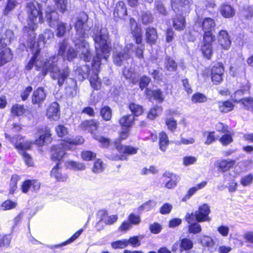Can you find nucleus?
<instances>
[{"label": "nucleus", "instance_id": "5fc2aeb1", "mask_svg": "<svg viewBox=\"0 0 253 253\" xmlns=\"http://www.w3.org/2000/svg\"><path fill=\"white\" fill-rule=\"evenodd\" d=\"M55 131L59 137H62L68 133V128L62 125H59L55 127Z\"/></svg>", "mask_w": 253, "mask_h": 253}, {"label": "nucleus", "instance_id": "f8f14e48", "mask_svg": "<svg viewBox=\"0 0 253 253\" xmlns=\"http://www.w3.org/2000/svg\"><path fill=\"white\" fill-rule=\"evenodd\" d=\"M210 213V208L207 204L199 207L198 210L195 212L196 221L198 222L210 221L211 219L208 216Z\"/></svg>", "mask_w": 253, "mask_h": 253}, {"label": "nucleus", "instance_id": "4c0bfd02", "mask_svg": "<svg viewBox=\"0 0 253 253\" xmlns=\"http://www.w3.org/2000/svg\"><path fill=\"white\" fill-rule=\"evenodd\" d=\"M89 82L91 86L95 90H98L101 87V81L98 77L97 74L91 76L89 79Z\"/></svg>", "mask_w": 253, "mask_h": 253}, {"label": "nucleus", "instance_id": "8fccbe9b", "mask_svg": "<svg viewBox=\"0 0 253 253\" xmlns=\"http://www.w3.org/2000/svg\"><path fill=\"white\" fill-rule=\"evenodd\" d=\"M188 229L189 233L194 234L199 233L202 231V227L201 225L197 222H194L189 224Z\"/></svg>", "mask_w": 253, "mask_h": 253}, {"label": "nucleus", "instance_id": "0eeeda50", "mask_svg": "<svg viewBox=\"0 0 253 253\" xmlns=\"http://www.w3.org/2000/svg\"><path fill=\"white\" fill-rule=\"evenodd\" d=\"M5 137L13 144L16 149L19 151L26 165L29 167L32 166L33 165V159L30 155L25 152V150L30 149L33 142L31 141L25 140L24 138L20 135L11 137L7 133H5Z\"/></svg>", "mask_w": 253, "mask_h": 253}, {"label": "nucleus", "instance_id": "09e8293b", "mask_svg": "<svg viewBox=\"0 0 253 253\" xmlns=\"http://www.w3.org/2000/svg\"><path fill=\"white\" fill-rule=\"evenodd\" d=\"M123 75L126 79H131L132 81L137 76L134 69L132 68H125L123 70Z\"/></svg>", "mask_w": 253, "mask_h": 253}, {"label": "nucleus", "instance_id": "052dcab7", "mask_svg": "<svg viewBox=\"0 0 253 253\" xmlns=\"http://www.w3.org/2000/svg\"><path fill=\"white\" fill-rule=\"evenodd\" d=\"M155 8L159 13L163 15L167 14L166 9L161 1L157 0L155 1Z\"/></svg>", "mask_w": 253, "mask_h": 253}, {"label": "nucleus", "instance_id": "de8ad7c7", "mask_svg": "<svg viewBox=\"0 0 253 253\" xmlns=\"http://www.w3.org/2000/svg\"><path fill=\"white\" fill-rule=\"evenodd\" d=\"M100 114L102 118L105 121H109L112 117L111 109L107 106H105L101 109Z\"/></svg>", "mask_w": 253, "mask_h": 253}, {"label": "nucleus", "instance_id": "393cba45", "mask_svg": "<svg viewBox=\"0 0 253 253\" xmlns=\"http://www.w3.org/2000/svg\"><path fill=\"white\" fill-rule=\"evenodd\" d=\"M235 160L232 159L222 160L218 163V167L222 172H225L230 168H232L235 165Z\"/></svg>", "mask_w": 253, "mask_h": 253}, {"label": "nucleus", "instance_id": "58836bf2", "mask_svg": "<svg viewBox=\"0 0 253 253\" xmlns=\"http://www.w3.org/2000/svg\"><path fill=\"white\" fill-rule=\"evenodd\" d=\"M166 124L168 128L170 131L173 132L177 128V122L172 117H167L165 120Z\"/></svg>", "mask_w": 253, "mask_h": 253}, {"label": "nucleus", "instance_id": "864d4df0", "mask_svg": "<svg viewBox=\"0 0 253 253\" xmlns=\"http://www.w3.org/2000/svg\"><path fill=\"white\" fill-rule=\"evenodd\" d=\"M220 143L224 146H227L233 141L231 135L227 132L223 135L219 139Z\"/></svg>", "mask_w": 253, "mask_h": 253}, {"label": "nucleus", "instance_id": "f3484780", "mask_svg": "<svg viewBox=\"0 0 253 253\" xmlns=\"http://www.w3.org/2000/svg\"><path fill=\"white\" fill-rule=\"evenodd\" d=\"M127 14L126 8L125 3L122 1L118 2L115 7L114 15L116 18L123 19Z\"/></svg>", "mask_w": 253, "mask_h": 253}, {"label": "nucleus", "instance_id": "412c9836", "mask_svg": "<svg viewBox=\"0 0 253 253\" xmlns=\"http://www.w3.org/2000/svg\"><path fill=\"white\" fill-rule=\"evenodd\" d=\"M145 94L147 97L153 98L159 102H162L164 100V96L162 92L159 90H151L148 88L145 90Z\"/></svg>", "mask_w": 253, "mask_h": 253}, {"label": "nucleus", "instance_id": "f704fd0d", "mask_svg": "<svg viewBox=\"0 0 253 253\" xmlns=\"http://www.w3.org/2000/svg\"><path fill=\"white\" fill-rule=\"evenodd\" d=\"M193 246V242L188 238H183L180 241V250L181 251L191 250Z\"/></svg>", "mask_w": 253, "mask_h": 253}, {"label": "nucleus", "instance_id": "5701e85b", "mask_svg": "<svg viewBox=\"0 0 253 253\" xmlns=\"http://www.w3.org/2000/svg\"><path fill=\"white\" fill-rule=\"evenodd\" d=\"M83 230H84L83 229H80L79 230L77 231L70 239H69L67 241L62 244L55 245H46V247L50 249H55L60 248L63 246H65L67 244H70L72 242H74L76 239H77L80 236V235L83 232Z\"/></svg>", "mask_w": 253, "mask_h": 253}, {"label": "nucleus", "instance_id": "4468645a", "mask_svg": "<svg viewBox=\"0 0 253 253\" xmlns=\"http://www.w3.org/2000/svg\"><path fill=\"white\" fill-rule=\"evenodd\" d=\"M218 42L224 49H228L230 47L231 42L228 33L225 30L219 32L218 36Z\"/></svg>", "mask_w": 253, "mask_h": 253}, {"label": "nucleus", "instance_id": "680f3d73", "mask_svg": "<svg viewBox=\"0 0 253 253\" xmlns=\"http://www.w3.org/2000/svg\"><path fill=\"white\" fill-rule=\"evenodd\" d=\"M172 209V205L169 203H165L160 209V212L162 214L169 213Z\"/></svg>", "mask_w": 253, "mask_h": 253}, {"label": "nucleus", "instance_id": "338daca9", "mask_svg": "<svg viewBox=\"0 0 253 253\" xmlns=\"http://www.w3.org/2000/svg\"><path fill=\"white\" fill-rule=\"evenodd\" d=\"M151 79L149 77L146 76H142L140 80L139 87L141 90L143 89L149 84Z\"/></svg>", "mask_w": 253, "mask_h": 253}, {"label": "nucleus", "instance_id": "4d7b16f0", "mask_svg": "<svg viewBox=\"0 0 253 253\" xmlns=\"http://www.w3.org/2000/svg\"><path fill=\"white\" fill-rule=\"evenodd\" d=\"M201 243L204 246H206L210 249H212L215 244L213 240L209 236H204L201 240Z\"/></svg>", "mask_w": 253, "mask_h": 253}, {"label": "nucleus", "instance_id": "603ef678", "mask_svg": "<svg viewBox=\"0 0 253 253\" xmlns=\"http://www.w3.org/2000/svg\"><path fill=\"white\" fill-rule=\"evenodd\" d=\"M156 205V202L150 200L144 204H143L142 205L140 206L138 208L139 211H148L152 209V208H154Z\"/></svg>", "mask_w": 253, "mask_h": 253}, {"label": "nucleus", "instance_id": "aec40b11", "mask_svg": "<svg viewBox=\"0 0 253 253\" xmlns=\"http://www.w3.org/2000/svg\"><path fill=\"white\" fill-rule=\"evenodd\" d=\"M51 133L49 129L45 128L44 133L40 135L39 138L35 141L36 144L39 146H42L44 144H47L51 142L52 138L51 137Z\"/></svg>", "mask_w": 253, "mask_h": 253}, {"label": "nucleus", "instance_id": "dca6fc26", "mask_svg": "<svg viewBox=\"0 0 253 253\" xmlns=\"http://www.w3.org/2000/svg\"><path fill=\"white\" fill-rule=\"evenodd\" d=\"M59 107L57 103H52L47 109L46 116L51 120H57L59 117Z\"/></svg>", "mask_w": 253, "mask_h": 253}, {"label": "nucleus", "instance_id": "cd10ccee", "mask_svg": "<svg viewBox=\"0 0 253 253\" xmlns=\"http://www.w3.org/2000/svg\"><path fill=\"white\" fill-rule=\"evenodd\" d=\"M220 12L222 15L226 18L232 17L235 15V10L230 5H223L220 7Z\"/></svg>", "mask_w": 253, "mask_h": 253}, {"label": "nucleus", "instance_id": "b1692460", "mask_svg": "<svg viewBox=\"0 0 253 253\" xmlns=\"http://www.w3.org/2000/svg\"><path fill=\"white\" fill-rule=\"evenodd\" d=\"M135 118L133 115H125L122 117L120 121V124L125 127V128H128L131 127L134 123Z\"/></svg>", "mask_w": 253, "mask_h": 253}, {"label": "nucleus", "instance_id": "13d9d810", "mask_svg": "<svg viewBox=\"0 0 253 253\" xmlns=\"http://www.w3.org/2000/svg\"><path fill=\"white\" fill-rule=\"evenodd\" d=\"M17 203L10 200L4 201L1 205L3 210H9L16 207Z\"/></svg>", "mask_w": 253, "mask_h": 253}, {"label": "nucleus", "instance_id": "2eb2a0df", "mask_svg": "<svg viewBox=\"0 0 253 253\" xmlns=\"http://www.w3.org/2000/svg\"><path fill=\"white\" fill-rule=\"evenodd\" d=\"M163 176V181L167 188L171 189L176 185L177 177L175 175L169 172H165Z\"/></svg>", "mask_w": 253, "mask_h": 253}, {"label": "nucleus", "instance_id": "ddd939ff", "mask_svg": "<svg viewBox=\"0 0 253 253\" xmlns=\"http://www.w3.org/2000/svg\"><path fill=\"white\" fill-rule=\"evenodd\" d=\"M131 34L136 43L140 44L142 42V34L140 27L137 26V23L134 19L131 18L129 20Z\"/></svg>", "mask_w": 253, "mask_h": 253}, {"label": "nucleus", "instance_id": "e2e57ef3", "mask_svg": "<svg viewBox=\"0 0 253 253\" xmlns=\"http://www.w3.org/2000/svg\"><path fill=\"white\" fill-rule=\"evenodd\" d=\"M92 136L94 139L101 143L104 147L107 146L110 143L109 139L104 138L101 136L97 135L95 133L93 134Z\"/></svg>", "mask_w": 253, "mask_h": 253}, {"label": "nucleus", "instance_id": "774afa93", "mask_svg": "<svg viewBox=\"0 0 253 253\" xmlns=\"http://www.w3.org/2000/svg\"><path fill=\"white\" fill-rule=\"evenodd\" d=\"M217 230L223 237H227L229 232V228L228 226L221 225L217 227Z\"/></svg>", "mask_w": 253, "mask_h": 253}, {"label": "nucleus", "instance_id": "a19ab883", "mask_svg": "<svg viewBox=\"0 0 253 253\" xmlns=\"http://www.w3.org/2000/svg\"><path fill=\"white\" fill-rule=\"evenodd\" d=\"M162 111V108L161 107L155 106L150 109L148 114L147 117L150 120H154Z\"/></svg>", "mask_w": 253, "mask_h": 253}, {"label": "nucleus", "instance_id": "9b49d317", "mask_svg": "<svg viewBox=\"0 0 253 253\" xmlns=\"http://www.w3.org/2000/svg\"><path fill=\"white\" fill-rule=\"evenodd\" d=\"M224 72V67L221 63H215L211 69V78L213 83L219 84L223 81Z\"/></svg>", "mask_w": 253, "mask_h": 253}, {"label": "nucleus", "instance_id": "bb28decb", "mask_svg": "<svg viewBox=\"0 0 253 253\" xmlns=\"http://www.w3.org/2000/svg\"><path fill=\"white\" fill-rule=\"evenodd\" d=\"M117 150L121 153L128 155L135 154L137 152V148L130 146H126L123 145H117Z\"/></svg>", "mask_w": 253, "mask_h": 253}, {"label": "nucleus", "instance_id": "4be33fe9", "mask_svg": "<svg viewBox=\"0 0 253 253\" xmlns=\"http://www.w3.org/2000/svg\"><path fill=\"white\" fill-rule=\"evenodd\" d=\"M12 58L10 48H4L0 52V67L10 61Z\"/></svg>", "mask_w": 253, "mask_h": 253}, {"label": "nucleus", "instance_id": "6e6552de", "mask_svg": "<svg viewBox=\"0 0 253 253\" xmlns=\"http://www.w3.org/2000/svg\"><path fill=\"white\" fill-rule=\"evenodd\" d=\"M84 139L81 136H77L74 138H68L64 142L58 145L53 146L52 149L51 158L53 160L59 161L65 155L66 149H71L73 145H80L84 143Z\"/></svg>", "mask_w": 253, "mask_h": 253}, {"label": "nucleus", "instance_id": "473e14b6", "mask_svg": "<svg viewBox=\"0 0 253 253\" xmlns=\"http://www.w3.org/2000/svg\"><path fill=\"white\" fill-rule=\"evenodd\" d=\"M218 107L221 112L227 113L233 109L234 105L230 101L224 102H219L218 103Z\"/></svg>", "mask_w": 253, "mask_h": 253}, {"label": "nucleus", "instance_id": "3c124183", "mask_svg": "<svg viewBox=\"0 0 253 253\" xmlns=\"http://www.w3.org/2000/svg\"><path fill=\"white\" fill-rule=\"evenodd\" d=\"M104 169L103 162L100 159L96 160L94 163L92 169L94 173H98L102 172Z\"/></svg>", "mask_w": 253, "mask_h": 253}, {"label": "nucleus", "instance_id": "49530a36", "mask_svg": "<svg viewBox=\"0 0 253 253\" xmlns=\"http://www.w3.org/2000/svg\"><path fill=\"white\" fill-rule=\"evenodd\" d=\"M191 100L194 103H203L207 101V98L202 93H196L192 96Z\"/></svg>", "mask_w": 253, "mask_h": 253}, {"label": "nucleus", "instance_id": "f257e3e1", "mask_svg": "<svg viewBox=\"0 0 253 253\" xmlns=\"http://www.w3.org/2000/svg\"><path fill=\"white\" fill-rule=\"evenodd\" d=\"M27 9L28 13V26L24 27V32L26 36L29 37L27 44L32 49L33 55L26 65V69L30 70L35 67L36 70H42L44 75L50 72L52 74L53 78L58 80V85L61 86L69 76V68L66 67L63 69H59L58 56L54 55L49 59H44L40 54L42 48L44 46L45 43L50 42L54 38V33L51 30L46 29L40 36L36 42L34 30L38 23L43 21L41 6L37 1H32L27 3Z\"/></svg>", "mask_w": 253, "mask_h": 253}, {"label": "nucleus", "instance_id": "7c9ffc66", "mask_svg": "<svg viewBox=\"0 0 253 253\" xmlns=\"http://www.w3.org/2000/svg\"><path fill=\"white\" fill-rule=\"evenodd\" d=\"M53 1L55 6V8H54L55 10L56 8L61 13H64L66 11L68 3L67 0H53ZM47 6H48V5H47L46 7ZM49 6H50L52 9H53V8L51 6L49 5Z\"/></svg>", "mask_w": 253, "mask_h": 253}, {"label": "nucleus", "instance_id": "9d476101", "mask_svg": "<svg viewBox=\"0 0 253 253\" xmlns=\"http://www.w3.org/2000/svg\"><path fill=\"white\" fill-rule=\"evenodd\" d=\"M78 51L75 50L73 47L69 46L67 40H63L59 43L58 55L63 56L69 61H71L77 57Z\"/></svg>", "mask_w": 253, "mask_h": 253}, {"label": "nucleus", "instance_id": "6e6d98bb", "mask_svg": "<svg viewBox=\"0 0 253 253\" xmlns=\"http://www.w3.org/2000/svg\"><path fill=\"white\" fill-rule=\"evenodd\" d=\"M127 242L126 239L122 240H118L113 242L111 246L114 249H123L127 246Z\"/></svg>", "mask_w": 253, "mask_h": 253}, {"label": "nucleus", "instance_id": "37998d69", "mask_svg": "<svg viewBox=\"0 0 253 253\" xmlns=\"http://www.w3.org/2000/svg\"><path fill=\"white\" fill-rule=\"evenodd\" d=\"M25 111V110L23 105L17 104L13 105L11 109V113L16 116L22 115L24 113Z\"/></svg>", "mask_w": 253, "mask_h": 253}, {"label": "nucleus", "instance_id": "ea45409f", "mask_svg": "<svg viewBox=\"0 0 253 253\" xmlns=\"http://www.w3.org/2000/svg\"><path fill=\"white\" fill-rule=\"evenodd\" d=\"M129 108L131 112L133 114V116H138L141 115L143 112L142 107L135 103L130 104Z\"/></svg>", "mask_w": 253, "mask_h": 253}, {"label": "nucleus", "instance_id": "bf43d9fd", "mask_svg": "<svg viewBox=\"0 0 253 253\" xmlns=\"http://www.w3.org/2000/svg\"><path fill=\"white\" fill-rule=\"evenodd\" d=\"M81 156L84 161H90L96 157V154L89 151H84L82 153Z\"/></svg>", "mask_w": 253, "mask_h": 253}, {"label": "nucleus", "instance_id": "c756f323", "mask_svg": "<svg viewBox=\"0 0 253 253\" xmlns=\"http://www.w3.org/2000/svg\"><path fill=\"white\" fill-rule=\"evenodd\" d=\"M169 138L164 131H162L159 133V146L160 149L163 151H165L169 145Z\"/></svg>", "mask_w": 253, "mask_h": 253}, {"label": "nucleus", "instance_id": "72a5a7b5", "mask_svg": "<svg viewBox=\"0 0 253 253\" xmlns=\"http://www.w3.org/2000/svg\"><path fill=\"white\" fill-rule=\"evenodd\" d=\"M2 37L5 42V44H9L14 39L13 32L11 30H6L1 34Z\"/></svg>", "mask_w": 253, "mask_h": 253}, {"label": "nucleus", "instance_id": "a878e982", "mask_svg": "<svg viewBox=\"0 0 253 253\" xmlns=\"http://www.w3.org/2000/svg\"><path fill=\"white\" fill-rule=\"evenodd\" d=\"M158 36L155 29L153 28H148L146 30V40L147 42L150 44L155 43Z\"/></svg>", "mask_w": 253, "mask_h": 253}, {"label": "nucleus", "instance_id": "f03ea898", "mask_svg": "<svg viewBox=\"0 0 253 253\" xmlns=\"http://www.w3.org/2000/svg\"><path fill=\"white\" fill-rule=\"evenodd\" d=\"M88 15L82 12L77 16L75 24V35L72 38L73 42L80 53L81 59L85 62H89L92 58V55L88 42L84 39L90 36L92 24L88 22Z\"/></svg>", "mask_w": 253, "mask_h": 253}, {"label": "nucleus", "instance_id": "c85d7f7f", "mask_svg": "<svg viewBox=\"0 0 253 253\" xmlns=\"http://www.w3.org/2000/svg\"><path fill=\"white\" fill-rule=\"evenodd\" d=\"M89 68L86 65L78 67L75 70V74L79 80H83L88 77Z\"/></svg>", "mask_w": 253, "mask_h": 253}, {"label": "nucleus", "instance_id": "a18cd8bd", "mask_svg": "<svg viewBox=\"0 0 253 253\" xmlns=\"http://www.w3.org/2000/svg\"><path fill=\"white\" fill-rule=\"evenodd\" d=\"M253 181V174H249L241 177L240 179L241 184L244 186H248L252 184Z\"/></svg>", "mask_w": 253, "mask_h": 253}, {"label": "nucleus", "instance_id": "39448f33", "mask_svg": "<svg viewBox=\"0 0 253 253\" xmlns=\"http://www.w3.org/2000/svg\"><path fill=\"white\" fill-rule=\"evenodd\" d=\"M215 26L213 19L210 18H205L203 21V29L205 31L203 36V44L201 50L203 55L208 59H211L212 54V42L215 40V37L211 33L212 28Z\"/></svg>", "mask_w": 253, "mask_h": 253}, {"label": "nucleus", "instance_id": "20e7f679", "mask_svg": "<svg viewBox=\"0 0 253 253\" xmlns=\"http://www.w3.org/2000/svg\"><path fill=\"white\" fill-rule=\"evenodd\" d=\"M171 7L176 15L173 18V27L176 30H183L186 22L183 15L190 11V2L188 0H171Z\"/></svg>", "mask_w": 253, "mask_h": 253}, {"label": "nucleus", "instance_id": "1a4fd4ad", "mask_svg": "<svg viewBox=\"0 0 253 253\" xmlns=\"http://www.w3.org/2000/svg\"><path fill=\"white\" fill-rule=\"evenodd\" d=\"M133 44L131 43L127 44L123 51H119L116 48L113 52V62L118 65L121 66L130 57V52L133 50Z\"/></svg>", "mask_w": 253, "mask_h": 253}, {"label": "nucleus", "instance_id": "e433bc0d", "mask_svg": "<svg viewBox=\"0 0 253 253\" xmlns=\"http://www.w3.org/2000/svg\"><path fill=\"white\" fill-rule=\"evenodd\" d=\"M165 68L169 71H174L177 68V64L170 57H167L165 62Z\"/></svg>", "mask_w": 253, "mask_h": 253}, {"label": "nucleus", "instance_id": "c03bdc74", "mask_svg": "<svg viewBox=\"0 0 253 253\" xmlns=\"http://www.w3.org/2000/svg\"><path fill=\"white\" fill-rule=\"evenodd\" d=\"M68 168L75 170H82L85 169V165L82 163L76 162L75 161H69L67 164Z\"/></svg>", "mask_w": 253, "mask_h": 253}, {"label": "nucleus", "instance_id": "a211bd4d", "mask_svg": "<svg viewBox=\"0 0 253 253\" xmlns=\"http://www.w3.org/2000/svg\"><path fill=\"white\" fill-rule=\"evenodd\" d=\"M46 94L42 87H39L33 92L32 102L33 104H40L43 102Z\"/></svg>", "mask_w": 253, "mask_h": 253}, {"label": "nucleus", "instance_id": "0e129e2a", "mask_svg": "<svg viewBox=\"0 0 253 253\" xmlns=\"http://www.w3.org/2000/svg\"><path fill=\"white\" fill-rule=\"evenodd\" d=\"M141 19L143 24H147L152 22L153 17L150 13L145 12L142 14Z\"/></svg>", "mask_w": 253, "mask_h": 253}, {"label": "nucleus", "instance_id": "79ce46f5", "mask_svg": "<svg viewBox=\"0 0 253 253\" xmlns=\"http://www.w3.org/2000/svg\"><path fill=\"white\" fill-rule=\"evenodd\" d=\"M239 102H241L246 109L253 111V98L246 97L239 100Z\"/></svg>", "mask_w": 253, "mask_h": 253}, {"label": "nucleus", "instance_id": "69168bd1", "mask_svg": "<svg viewBox=\"0 0 253 253\" xmlns=\"http://www.w3.org/2000/svg\"><path fill=\"white\" fill-rule=\"evenodd\" d=\"M128 219L130 224L135 225L138 224L141 220L140 216L134 213L130 214L128 216Z\"/></svg>", "mask_w": 253, "mask_h": 253}, {"label": "nucleus", "instance_id": "6ab92c4d", "mask_svg": "<svg viewBox=\"0 0 253 253\" xmlns=\"http://www.w3.org/2000/svg\"><path fill=\"white\" fill-rule=\"evenodd\" d=\"M51 175L59 181H65L68 178L67 174L61 172L59 162L57 163L56 166L52 169L51 171Z\"/></svg>", "mask_w": 253, "mask_h": 253}, {"label": "nucleus", "instance_id": "7ed1b4c3", "mask_svg": "<svg viewBox=\"0 0 253 253\" xmlns=\"http://www.w3.org/2000/svg\"><path fill=\"white\" fill-rule=\"evenodd\" d=\"M92 37L94 42L95 56L92 60V67L98 72L99 70L102 61L105 62L110 56L112 47L110 45L108 32L106 28H101L97 27L94 29Z\"/></svg>", "mask_w": 253, "mask_h": 253}, {"label": "nucleus", "instance_id": "c9c22d12", "mask_svg": "<svg viewBox=\"0 0 253 253\" xmlns=\"http://www.w3.org/2000/svg\"><path fill=\"white\" fill-rule=\"evenodd\" d=\"M11 240L10 235L0 234V248H7L9 246Z\"/></svg>", "mask_w": 253, "mask_h": 253}, {"label": "nucleus", "instance_id": "423d86ee", "mask_svg": "<svg viewBox=\"0 0 253 253\" xmlns=\"http://www.w3.org/2000/svg\"><path fill=\"white\" fill-rule=\"evenodd\" d=\"M45 19L49 26L51 27H57L56 35L59 37H63L67 32L72 29V26L69 24L59 22V15L58 13L50 6H47L45 10Z\"/></svg>", "mask_w": 253, "mask_h": 253}, {"label": "nucleus", "instance_id": "2f4dec72", "mask_svg": "<svg viewBox=\"0 0 253 253\" xmlns=\"http://www.w3.org/2000/svg\"><path fill=\"white\" fill-rule=\"evenodd\" d=\"M82 125L85 129H87L92 133V131L97 129L98 128L99 124L94 120H87L84 122Z\"/></svg>", "mask_w": 253, "mask_h": 253}]
</instances>
